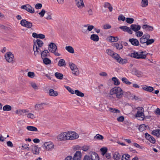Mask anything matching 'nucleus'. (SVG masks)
I'll return each mask as SVG.
<instances>
[{
	"label": "nucleus",
	"mask_w": 160,
	"mask_h": 160,
	"mask_svg": "<svg viewBox=\"0 0 160 160\" xmlns=\"http://www.w3.org/2000/svg\"><path fill=\"white\" fill-rule=\"evenodd\" d=\"M44 44L43 42L40 39H37L34 42L33 50L34 51V54L35 56L41 52V50L40 49Z\"/></svg>",
	"instance_id": "nucleus-1"
},
{
	"label": "nucleus",
	"mask_w": 160,
	"mask_h": 160,
	"mask_svg": "<svg viewBox=\"0 0 160 160\" xmlns=\"http://www.w3.org/2000/svg\"><path fill=\"white\" fill-rule=\"evenodd\" d=\"M109 94L111 95H115L116 98L120 99L122 98L123 94V91L119 87H116L111 89L109 92Z\"/></svg>",
	"instance_id": "nucleus-2"
},
{
	"label": "nucleus",
	"mask_w": 160,
	"mask_h": 160,
	"mask_svg": "<svg viewBox=\"0 0 160 160\" xmlns=\"http://www.w3.org/2000/svg\"><path fill=\"white\" fill-rule=\"evenodd\" d=\"M138 110L135 114V116L136 118H138L139 120H143L145 118L144 114V109L142 107H138Z\"/></svg>",
	"instance_id": "nucleus-3"
},
{
	"label": "nucleus",
	"mask_w": 160,
	"mask_h": 160,
	"mask_svg": "<svg viewBox=\"0 0 160 160\" xmlns=\"http://www.w3.org/2000/svg\"><path fill=\"white\" fill-rule=\"evenodd\" d=\"M57 49V46L53 42H51L48 45L49 51L51 52L54 53L55 55L59 56L60 54L56 52Z\"/></svg>",
	"instance_id": "nucleus-4"
},
{
	"label": "nucleus",
	"mask_w": 160,
	"mask_h": 160,
	"mask_svg": "<svg viewBox=\"0 0 160 160\" xmlns=\"http://www.w3.org/2000/svg\"><path fill=\"white\" fill-rule=\"evenodd\" d=\"M69 65L72 71V74L75 76L78 75L79 72L77 66L74 64L70 62L69 63Z\"/></svg>",
	"instance_id": "nucleus-5"
},
{
	"label": "nucleus",
	"mask_w": 160,
	"mask_h": 160,
	"mask_svg": "<svg viewBox=\"0 0 160 160\" xmlns=\"http://www.w3.org/2000/svg\"><path fill=\"white\" fill-rule=\"evenodd\" d=\"M68 140L75 139L79 137L78 135L75 132L68 131Z\"/></svg>",
	"instance_id": "nucleus-6"
},
{
	"label": "nucleus",
	"mask_w": 160,
	"mask_h": 160,
	"mask_svg": "<svg viewBox=\"0 0 160 160\" xmlns=\"http://www.w3.org/2000/svg\"><path fill=\"white\" fill-rule=\"evenodd\" d=\"M68 132H64L60 134L58 136V138L60 141L68 140Z\"/></svg>",
	"instance_id": "nucleus-7"
},
{
	"label": "nucleus",
	"mask_w": 160,
	"mask_h": 160,
	"mask_svg": "<svg viewBox=\"0 0 160 160\" xmlns=\"http://www.w3.org/2000/svg\"><path fill=\"white\" fill-rule=\"evenodd\" d=\"M20 24L23 27L30 28L32 26V23L27 21L25 19L22 20L20 22Z\"/></svg>",
	"instance_id": "nucleus-8"
},
{
	"label": "nucleus",
	"mask_w": 160,
	"mask_h": 160,
	"mask_svg": "<svg viewBox=\"0 0 160 160\" xmlns=\"http://www.w3.org/2000/svg\"><path fill=\"white\" fill-rule=\"evenodd\" d=\"M42 147H45L48 151H51L54 148V145L52 142H45Z\"/></svg>",
	"instance_id": "nucleus-9"
},
{
	"label": "nucleus",
	"mask_w": 160,
	"mask_h": 160,
	"mask_svg": "<svg viewBox=\"0 0 160 160\" xmlns=\"http://www.w3.org/2000/svg\"><path fill=\"white\" fill-rule=\"evenodd\" d=\"M5 57L7 61L9 62H11L13 61L14 55L11 52H8L5 55Z\"/></svg>",
	"instance_id": "nucleus-10"
},
{
	"label": "nucleus",
	"mask_w": 160,
	"mask_h": 160,
	"mask_svg": "<svg viewBox=\"0 0 160 160\" xmlns=\"http://www.w3.org/2000/svg\"><path fill=\"white\" fill-rule=\"evenodd\" d=\"M47 105L46 103L44 102L37 103L34 106L35 109L37 111L42 110L44 109V106Z\"/></svg>",
	"instance_id": "nucleus-11"
},
{
	"label": "nucleus",
	"mask_w": 160,
	"mask_h": 160,
	"mask_svg": "<svg viewBox=\"0 0 160 160\" xmlns=\"http://www.w3.org/2000/svg\"><path fill=\"white\" fill-rule=\"evenodd\" d=\"M123 95L125 97L129 99H136V97L135 96H132L131 93L129 92H123Z\"/></svg>",
	"instance_id": "nucleus-12"
},
{
	"label": "nucleus",
	"mask_w": 160,
	"mask_h": 160,
	"mask_svg": "<svg viewBox=\"0 0 160 160\" xmlns=\"http://www.w3.org/2000/svg\"><path fill=\"white\" fill-rule=\"evenodd\" d=\"M76 6L79 9H81L85 7L83 0H75Z\"/></svg>",
	"instance_id": "nucleus-13"
},
{
	"label": "nucleus",
	"mask_w": 160,
	"mask_h": 160,
	"mask_svg": "<svg viewBox=\"0 0 160 160\" xmlns=\"http://www.w3.org/2000/svg\"><path fill=\"white\" fill-rule=\"evenodd\" d=\"M119 28L124 32H126L130 34H132V32L130 28L127 26H121L119 27Z\"/></svg>",
	"instance_id": "nucleus-14"
},
{
	"label": "nucleus",
	"mask_w": 160,
	"mask_h": 160,
	"mask_svg": "<svg viewBox=\"0 0 160 160\" xmlns=\"http://www.w3.org/2000/svg\"><path fill=\"white\" fill-rule=\"evenodd\" d=\"M32 151L34 154L38 155L39 153V149L38 147V145H32L31 146Z\"/></svg>",
	"instance_id": "nucleus-15"
},
{
	"label": "nucleus",
	"mask_w": 160,
	"mask_h": 160,
	"mask_svg": "<svg viewBox=\"0 0 160 160\" xmlns=\"http://www.w3.org/2000/svg\"><path fill=\"white\" fill-rule=\"evenodd\" d=\"M91 154L90 158L92 160H99V158L98 154L95 152H90Z\"/></svg>",
	"instance_id": "nucleus-16"
},
{
	"label": "nucleus",
	"mask_w": 160,
	"mask_h": 160,
	"mask_svg": "<svg viewBox=\"0 0 160 160\" xmlns=\"http://www.w3.org/2000/svg\"><path fill=\"white\" fill-rule=\"evenodd\" d=\"M130 28L132 31H133L135 32L138 31L141 29V26L140 25L135 24H132L131 25Z\"/></svg>",
	"instance_id": "nucleus-17"
},
{
	"label": "nucleus",
	"mask_w": 160,
	"mask_h": 160,
	"mask_svg": "<svg viewBox=\"0 0 160 160\" xmlns=\"http://www.w3.org/2000/svg\"><path fill=\"white\" fill-rule=\"evenodd\" d=\"M82 154L80 151H76L73 158V160H80L81 158Z\"/></svg>",
	"instance_id": "nucleus-18"
},
{
	"label": "nucleus",
	"mask_w": 160,
	"mask_h": 160,
	"mask_svg": "<svg viewBox=\"0 0 160 160\" xmlns=\"http://www.w3.org/2000/svg\"><path fill=\"white\" fill-rule=\"evenodd\" d=\"M129 41L133 46H138L139 45L138 40L137 39L133 38L129 39Z\"/></svg>",
	"instance_id": "nucleus-19"
},
{
	"label": "nucleus",
	"mask_w": 160,
	"mask_h": 160,
	"mask_svg": "<svg viewBox=\"0 0 160 160\" xmlns=\"http://www.w3.org/2000/svg\"><path fill=\"white\" fill-rule=\"evenodd\" d=\"M142 28L146 31H152L154 30L153 27L147 24H144L142 27Z\"/></svg>",
	"instance_id": "nucleus-20"
},
{
	"label": "nucleus",
	"mask_w": 160,
	"mask_h": 160,
	"mask_svg": "<svg viewBox=\"0 0 160 160\" xmlns=\"http://www.w3.org/2000/svg\"><path fill=\"white\" fill-rule=\"evenodd\" d=\"M142 89L145 91L150 92H152L154 90L153 88L152 87L146 85L142 87Z\"/></svg>",
	"instance_id": "nucleus-21"
},
{
	"label": "nucleus",
	"mask_w": 160,
	"mask_h": 160,
	"mask_svg": "<svg viewBox=\"0 0 160 160\" xmlns=\"http://www.w3.org/2000/svg\"><path fill=\"white\" fill-rule=\"evenodd\" d=\"M107 39L110 42H114L117 41L118 40V38L117 37H114L110 36L108 37Z\"/></svg>",
	"instance_id": "nucleus-22"
},
{
	"label": "nucleus",
	"mask_w": 160,
	"mask_h": 160,
	"mask_svg": "<svg viewBox=\"0 0 160 160\" xmlns=\"http://www.w3.org/2000/svg\"><path fill=\"white\" fill-rule=\"evenodd\" d=\"M49 94L51 96L55 97L58 95V93L56 91H55L53 89H51L49 91Z\"/></svg>",
	"instance_id": "nucleus-23"
},
{
	"label": "nucleus",
	"mask_w": 160,
	"mask_h": 160,
	"mask_svg": "<svg viewBox=\"0 0 160 160\" xmlns=\"http://www.w3.org/2000/svg\"><path fill=\"white\" fill-rule=\"evenodd\" d=\"M104 7L105 8H108L110 11L111 12L112 10V7L111 5L108 2H105L104 4Z\"/></svg>",
	"instance_id": "nucleus-24"
},
{
	"label": "nucleus",
	"mask_w": 160,
	"mask_h": 160,
	"mask_svg": "<svg viewBox=\"0 0 160 160\" xmlns=\"http://www.w3.org/2000/svg\"><path fill=\"white\" fill-rule=\"evenodd\" d=\"M90 39L94 42H97L99 39L98 35L95 34L92 35L90 37Z\"/></svg>",
	"instance_id": "nucleus-25"
},
{
	"label": "nucleus",
	"mask_w": 160,
	"mask_h": 160,
	"mask_svg": "<svg viewBox=\"0 0 160 160\" xmlns=\"http://www.w3.org/2000/svg\"><path fill=\"white\" fill-rule=\"evenodd\" d=\"M133 74H135L138 77H140L142 75V72L136 69H134L132 71Z\"/></svg>",
	"instance_id": "nucleus-26"
},
{
	"label": "nucleus",
	"mask_w": 160,
	"mask_h": 160,
	"mask_svg": "<svg viewBox=\"0 0 160 160\" xmlns=\"http://www.w3.org/2000/svg\"><path fill=\"white\" fill-rule=\"evenodd\" d=\"M65 61L63 59H60L58 63V65L59 67H65L66 66Z\"/></svg>",
	"instance_id": "nucleus-27"
},
{
	"label": "nucleus",
	"mask_w": 160,
	"mask_h": 160,
	"mask_svg": "<svg viewBox=\"0 0 160 160\" xmlns=\"http://www.w3.org/2000/svg\"><path fill=\"white\" fill-rule=\"evenodd\" d=\"M26 128L28 130L30 131L34 132L38 131V130L37 128L32 126H28L26 127Z\"/></svg>",
	"instance_id": "nucleus-28"
},
{
	"label": "nucleus",
	"mask_w": 160,
	"mask_h": 160,
	"mask_svg": "<svg viewBox=\"0 0 160 160\" xmlns=\"http://www.w3.org/2000/svg\"><path fill=\"white\" fill-rule=\"evenodd\" d=\"M128 56L137 59L138 56V52H134L133 53H131L128 54Z\"/></svg>",
	"instance_id": "nucleus-29"
},
{
	"label": "nucleus",
	"mask_w": 160,
	"mask_h": 160,
	"mask_svg": "<svg viewBox=\"0 0 160 160\" xmlns=\"http://www.w3.org/2000/svg\"><path fill=\"white\" fill-rule=\"evenodd\" d=\"M117 61L119 63L123 64L127 63L128 62V60L127 59H123L121 57H119L118 60Z\"/></svg>",
	"instance_id": "nucleus-30"
},
{
	"label": "nucleus",
	"mask_w": 160,
	"mask_h": 160,
	"mask_svg": "<svg viewBox=\"0 0 160 160\" xmlns=\"http://www.w3.org/2000/svg\"><path fill=\"white\" fill-rule=\"evenodd\" d=\"M55 76L58 79L61 80L63 78V75L60 72H56L55 73Z\"/></svg>",
	"instance_id": "nucleus-31"
},
{
	"label": "nucleus",
	"mask_w": 160,
	"mask_h": 160,
	"mask_svg": "<svg viewBox=\"0 0 160 160\" xmlns=\"http://www.w3.org/2000/svg\"><path fill=\"white\" fill-rule=\"evenodd\" d=\"M49 53L48 51L47 50H44L40 53L41 54V57L42 58H43L47 56V53Z\"/></svg>",
	"instance_id": "nucleus-32"
},
{
	"label": "nucleus",
	"mask_w": 160,
	"mask_h": 160,
	"mask_svg": "<svg viewBox=\"0 0 160 160\" xmlns=\"http://www.w3.org/2000/svg\"><path fill=\"white\" fill-rule=\"evenodd\" d=\"M65 49L68 52L71 53H73L74 52L73 48L71 46H66L65 47Z\"/></svg>",
	"instance_id": "nucleus-33"
},
{
	"label": "nucleus",
	"mask_w": 160,
	"mask_h": 160,
	"mask_svg": "<svg viewBox=\"0 0 160 160\" xmlns=\"http://www.w3.org/2000/svg\"><path fill=\"white\" fill-rule=\"evenodd\" d=\"M12 107L9 105H6L3 107V110L4 111H10L12 109Z\"/></svg>",
	"instance_id": "nucleus-34"
},
{
	"label": "nucleus",
	"mask_w": 160,
	"mask_h": 160,
	"mask_svg": "<svg viewBox=\"0 0 160 160\" xmlns=\"http://www.w3.org/2000/svg\"><path fill=\"white\" fill-rule=\"evenodd\" d=\"M112 80L113 81L114 84L115 85H118L120 84L119 80L115 77L112 78Z\"/></svg>",
	"instance_id": "nucleus-35"
},
{
	"label": "nucleus",
	"mask_w": 160,
	"mask_h": 160,
	"mask_svg": "<svg viewBox=\"0 0 160 160\" xmlns=\"http://www.w3.org/2000/svg\"><path fill=\"white\" fill-rule=\"evenodd\" d=\"M74 93L78 96L81 97L84 96V94L78 90H75Z\"/></svg>",
	"instance_id": "nucleus-36"
},
{
	"label": "nucleus",
	"mask_w": 160,
	"mask_h": 160,
	"mask_svg": "<svg viewBox=\"0 0 160 160\" xmlns=\"http://www.w3.org/2000/svg\"><path fill=\"white\" fill-rule=\"evenodd\" d=\"M121 80L123 83H125L126 84L130 85L132 84V82H129L126 78H122Z\"/></svg>",
	"instance_id": "nucleus-37"
},
{
	"label": "nucleus",
	"mask_w": 160,
	"mask_h": 160,
	"mask_svg": "<svg viewBox=\"0 0 160 160\" xmlns=\"http://www.w3.org/2000/svg\"><path fill=\"white\" fill-rule=\"evenodd\" d=\"M100 150L101 152V154L103 156H104L107 153L108 149L106 147H103L100 149Z\"/></svg>",
	"instance_id": "nucleus-38"
},
{
	"label": "nucleus",
	"mask_w": 160,
	"mask_h": 160,
	"mask_svg": "<svg viewBox=\"0 0 160 160\" xmlns=\"http://www.w3.org/2000/svg\"><path fill=\"white\" fill-rule=\"evenodd\" d=\"M43 59V63L46 65H48L51 63V61L50 59L47 58H45Z\"/></svg>",
	"instance_id": "nucleus-39"
},
{
	"label": "nucleus",
	"mask_w": 160,
	"mask_h": 160,
	"mask_svg": "<svg viewBox=\"0 0 160 160\" xmlns=\"http://www.w3.org/2000/svg\"><path fill=\"white\" fill-rule=\"evenodd\" d=\"M114 46L117 49L120 50L122 49L123 48V46L122 44H119L118 43H114Z\"/></svg>",
	"instance_id": "nucleus-40"
},
{
	"label": "nucleus",
	"mask_w": 160,
	"mask_h": 160,
	"mask_svg": "<svg viewBox=\"0 0 160 160\" xmlns=\"http://www.w3.org/2000/svg\"><path fill=\"white\" fill-rule=\"evenodd\" d=\"M113 157L115 159L118 160L120 158V155L119 153L118 152H116L114 153Z\"/></svg>",
	"instance_id": "nucleus-41"
},
{
	"label": "nucleus",
	"mask_w": 160,
	"mask_h": 160,
	"mask_svg": "<svg viewBox=\"0 0 160 160\" xmlns=\"http://www.w3.org/2000/svg\"><path fill=\"white\" fill-rule=\"evenodd\" d=\"M111 57L112 58H114V59L117 60V61H118V60L119 57H120L118 54L115 52H114L113 53Z\"/></svg>",
	"instance_id": "nucleus-42"
},
{
	"label": "nucleus",
	"mask_w": 160,
	"mask_h": 160,
	"mask_svg": "<svg viewBox=\"0 0 160 160\" xmlns=\"http://www.w3.org/2000/svg\"><path fill=\"white\" fill-rule=\"evenodd\" d=\"M142 6V7H146L148 5V0H142L141 2Z\"/></svg>",
	"instance_id": "nucleus-43"
},
{
	"label": "nucleus",
	"mask_w": 160,
	"mask_h": 160,
	"mask_svg": "<svg viewBox=\"0 0 160 160\" xmlns=\"http://www.w3.org/2000/svg\"><path fill=\"white\" fill-rule=\"evenodd\" d=\"M134 21V19L132 18H126V22L129 24H132Z\"/></svg>",
	"instance_id": "nucleus-44"
},
{
	"label": "nucleus",
	"mask_w": 160,
	"mask_h": 160,
	"mask_svg": "<svg viewBox=\"0 0 160 160\" xmlns=\"http://www.w3.org/2000/svg\"><path fill=\"white\" fill-rule=\"evenodd\" d=\"M28 7L27 10V11L31 13H33L34 12V8L32 7L30 5H29V7Z\"/></svg>",
	"instance_id": "nucleus-45"
},
{
	"label": "nucleus",
	"mask_w": 160,
	"mask_h": 160,
	"mask_svg": "<svg viewBox=\"0 0 160 160\" xmlns=\"http://www.w3.org/2000/svg\"><path fill=\"white\" fill-rule=\"evenodd\" d=\"M104 138L103 137L99 134H97L95 136L94 138L96 139H98V140H102Z\"/></svg>",
	"instance_id": "nucleus-46"
},
{
	"label": "nucleus",
	"mask_w": 160,
	"mask_h": 160,
	"mask_svg": "<svg viewBox=\"0 0 160 160\" xmlns=\"http://www.w3.org/2000/svg\"><path fill=\"white\" fill-rule=\"evenodd\" d=\"M146 127L147 126L145 125L142 124L139 126V130L140 131H143L146 129Z\"/></svg>",
	"instance_id": "nucleus-47"
},
{
	"label": "nucleus",
	"mask_w": 160,
	"mask_h": 160,
	"mask_svg": "<svg viewBox=\"0 0 160 160\" xmlns=\"http://www.w3.org/2000/svg\"><path fill=\"white\" fill-rule=\"evenodd\" d=\"M147 39H146L145 38L143 37V36H142L140 39V42L142 44H144L145 43L147 44Z\"/></svg>",
	"instance_id": "nucleus-48"
},
{
	"label": "nucleus",
	"mask_w": 160,
	"mask_h": 160,
	"mask_svg": "<svg viewBox=\"0 0 160 160\" xmlns=\"http://www.w3.org/2000/svg\"><path fill=\"white\" fill-rule=\"evenodd\" d=\"M88 26V25H84L83 27H82L81 30V31L84 33L86 32L87 30V26Z\"/></svg>",
	"instance_id": "nucleus-49"
},
{
	"label": "nucleus",
	"mask_w": 160,
	"mask_h": 160,
	"mask_svg": "<svg viewBox=\"0 0 160 160\" xmlns=\"http://www.w3.org/2000/svg\"><path fill=\"white\" fill-rule=\"evenodd\" d=\"M138 59H145L146 58V55L143 54L141 53L139 54L138 53Z\"/></svg>",
	"instance_id": "nucleus-50"
},
{
	"label": "nucleus",
	"mask_w": 160,
	"mask_h": 160,
	"mask_svg": "<svg viewBox=\"0 0 160 160\" xmlns=\"http://www.w3.org/2000/svg\"><path fill=\"white\" fill-rule=\"evenodd\" d=\"M47 16L45 17V18L47 20L52 19L51 15L52 13L50 12H46Z\"/></svg>",
	"instance_id": "nucleus-51"
},
{
	"label": "nucleus",
	"mask_w": 160,
	"mask_h": 160,
	"mask_svg": "<svg viewBox=\"0 0 160 160\" xmlns=\"http://www.w3.org/2000/svg\"><path fill=\"white\" fill-rule=\"evenodd\" d=\"M109 110L111 112L116 113H119L120 112V111L117 109H116L115 108H109Z\"/></svg>",
	"instance_id": "nucleus-52"
},
{
	"label": "nucleus",
	"mask_w": 160,
	"mask_h": 160,
	"mask_svg": "<svg viewBox=\"0 0 160 160\" xmlns=\"http://www.w3.org/2000/svg\"><path fill=\"white\" fill-rule=\"evenodd\" d=\"M155 40L154 39H148L147 40V45H148L151 44H152L154 42Z\"/></svg>",
	"instance_id": "nucleus-53"
},
{
	"label": "nucleus",
	"mask_w": 160,
	"mask_h": 160,
	"mask_svg": "<svg viewBox=\"0 0 160 160\" xmlns=\"http://www.w3.org/2000/svg\"><path fill=\"white\" fill-rule=\"evenodd\" d=\"M28 76L31 78H32L34 77L35 74L33 72H28Z\"/></svg>",
	"instance_id": "nucleus-54"
},
{
	"label": "nucleus",
	"mask_w": 160,
	"mask_h": 160,
	"mask_svg": "<svg viewBox=\"0 0 160 160\" xmlns=\"http://www.w3.org/2000/svg\"><path fill=\"white\" fill-rule=\"evenodd\" d=\"M26 115H27V117L28 118H29L31 119H34L35 118L34 115L32 113H29L26 114Z\"/></svg>",
	"instance_id": "nucleus-55"
},
{
	"label": "nucleus",
	"mask_w": 160,
	"mask_h": 160,
	"mask_svg": "<svg viewBox=\"0 0 160 160\" xmlns=\"http://www.w3.org/2000/svg\"><path fill=\"white\" fill-rule=\"evenodd\" d=\"M125 17L122 14L120 15L118 18V19L119 21L122 20L124 21L125 20Z\"/></svg>",
	"instance_id": "nucleus-56"
},
{
	"label": "nucleus",
	"mask_w": 160,
	"mask_h": 160,
	"mask_svg": "<svg viewBox=\"0 0 160 160\" xmlns=\"http://www.w3.org/2000/svg\"><path fill=\"white\" fill-rule=\"evenodd\" d=\"M30 85L32 86V87L34 89H38V88L37 85L34 82H31L30 83Z\"/></svg>",
	"instance_id": "nucleus-57"
},
{
	"label": "nucleus",
	"mask_w": 160,
	"mask_h": 160,
	"mask_svg": "<svg viewBox=\"0 0 160 160\" xmlns=\"http://www.w3.org/2000/svg\"><path fill=\"white\" fill-rule=\"evenodd\" d=\"M65 87L72 94L74 93V92L73 90L72 89L69 87L66 86Z\"/></svg>",
	"instance_id": "nucleus-58"
},
{
	"label": "nucleus",
	"mask_w": 160,
	"mask_h": 160,
	"mask_svg": "<svg viewBox=\"0 0 160 160\" xmlns=\"http://www.w3.org/2000/svg\"><path fill=\"white\" fill-rule=\"evenodd\" d=\"M152 143H155L156 142V140L154 138H153L152 136H151L150 138H149L148 139Z\"/></svg>",
	"instance_id": "nucleus-59"
},
{
	"label": "nucleus",
	"mask_w": 160,
	"mask_h": 160,
	"mask_svg": "<svg viewBox=\"0 0 160 160\" xmlns=\"http://www.w3.org/2000/svg\"><path fill=\"white\" fill-rule=\"evenodd\" d=\"M106 52L108 55L111 56L114 52L111 49H108L106 50Z\"/></svg>",
	"instance_id": "nucleus-60"
},
{
	"label": "nucleus",
	"mask_w": 160,
	"mask_h": 160,
	"mask_svg": "<svg viewBox=\"0 0 160 160\" xmlns=\"http://www.w3.org/2000/svg\"><path fill=\"white\" fill-rule=\"evenodd\" d=\"M89 146L87 145L84 146L82 147V149L84 151H86L88 150Z\"/></svg>",
	"instance_id": "nucleus-61"
},
{
	"label": "nucleus",
	"mask_w": 160,
	"mask_h": 160,
	"mask_svg": "<svg viewBox=\"0 0 160 160\" xmlns=\"http://www.w3.org/2000/svg\"><path fill=\"white\" fill-rule=\"evenodd\" d=\"M136 35L138 37H140L143 35V32L142 31H138L136 32Z\"/></svg>",
	"instance_id": "nucleus-62"
},
{
	"label": "nucleus",
	"mask_w": 160,
	"mask_h": 160,
	"mask_svg": "<svg viewBox=\"0 0 160 160\" xmlns=\"http://www.w3.org/2000/svg\"><path fill=\"white\" fill-rule=\"evenodd\" d=\"M158 130H155L152 131L151 134L153 135L158 136Z\"/></svg>",
	"instance_id": "nucleus-63"
},
{
	"label": "nucleus",
	"mask_w": 160,
	"mask_h": 160,
	"mask_svg": "<svg viewBox=\"0 0 160 160\" xmlns=\"http://www.w3.org/2000/svg\"><path fill=\"white\" fill-rule=\"evenodd\" d=\"M45 12V10L44 9H42L41 12L39 13V14L40 15L41 17L42 18L44 16Z\"/></svg>",
	"instance_id": "nucleus-64"
}]
</instances>
